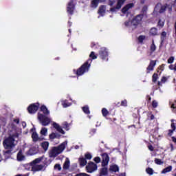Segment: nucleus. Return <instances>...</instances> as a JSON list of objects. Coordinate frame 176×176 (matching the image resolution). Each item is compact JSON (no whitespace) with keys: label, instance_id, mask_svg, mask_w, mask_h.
<instances>
[{"label":"nucleus","instance_id":"1a4fd4ad","mask_svg":"<svg viewBox=\"0 0 176 176\" xmlns=\"http://www.w3.org/2000/svg\"><path fill=\"white\" fill-rule=\"evenodd\" d=\"M126 0H118L116 7L110 8V12H116V9L119 10L122 8V6L124 5Z\"/></svg>","mask_w":176,"mask_h":176},{"label":"nucleus","instance_id":"ddd939ff","mask_svg":"<svg viewBox=\"0 0 176 176\" xmlns=\"http://www.w3.org/2000/svg\"><path fill=\"white\" fill-rule=\"evenodd\" d=\"M132 8H134V3H128L122 8L121 12L123 14H126V13H127L130 9H132Z\"/></svg>","mask_w":176,"mask_h":176},{"label":"nucleus","instance_id":"2f4dec72","mask_svg":"<svg viewBox=\"0 0 176 176\" xmlns=\"http://www.w3.org/2000/svg\"><path fill=\"white\" fill-rule=\"evenodd\" d=\"M157 27L160 28V30H162V28L164 27V21H162V19H159L157 23Z\"/></svg>","mask_w":176,"mask_h":176},{"label":"nucleus","instance_id":"f704fd0d","mask_svg":"<svg viewBox=\"0 0 176 176\" xmlns=\"http://www.w3.org/2000/svg\"><path fill=\"white\" fill-rule=\"evenodd\" d=\"M69 168V160H66L63 164V170H68Z\"/></svg>","mask_w":176,"mask_h":176},{"label":"nucleus","instance_id":"5fc2aeb1","mask_svg":"<svg viewBox=\"0 0 176 176\" xmlns=\"http://www.w3.org/2000/svg\"><path fill=\"white\" fill-rule=\"evenodd\" d=\"M57 131H58V133H60V134H65V131L63 130V128H61V126L57 130Z\"/></svg>","mask_w":176,"mask_h":176},{"label":"nucleus","instance_id":"09e8293b","mask_svg":"<svg viewBox=\"0 0 176 176\" xmlns=\"http://www.w3.org/2000/svg\"><path fill=\"white\" fill-rule=\"evenodd\" d=\"M40 111H41V112H45V111H47V107H46L45 104H43L40 108Z\"/></svg>","mask_w":176,"mask_h":176},{"label":"nucleus","instance_id":"f257e3e1","mask_svg":"<svg viewBox=\"0 0 176 176\" xmlns=\"http://www.w3.org/2000/svg\"><path fill=\"white\" fill-rule=\"evenodd\" d=\"M97 58V55H96V53L94 52H91L89 54V58L77 70L74 69V74L77 76H82V75H84L86 74V72H89L90 70V67H91V63L93 62V60H96Z\"/></svg>","mask_w":176,"mask_h":176},{"label":"nucleus","instance_id":"a878e982","mask_svg":"<svg viewBox=\"0 0 176 176\" xmlns=\"http://www.w3.org/2000/svg\"><path fill=\"white\" fill-rule=\"evenodd\" d=\"M172 170H173V166H169L162 170V174H167V173H170Z\"/></svg>","mask_w":176,"mask_h":176},{"label":"nucleus","instance_id":"69168bd1","mask_svg":"<svg viewBox=\"0 0 176 176\" xmlns=\"http://www.w3.org/2000/svg\"><path fill=\"white\" fill-rule=\"evenodd\" d=\"M97 131L96 129H92L90 131L91 134H96V132Z\"/></svg>","mask_w":176,"mask_h":176},{"label":"nucleus","instance_id":"4468645a","mask_svg":"<svg viewBox=\"0 0 176 176\" xmlns=\"http://www.w3.org/2000/svg\"><path fill=\"white\" fill-rule=\"evenodd\" d=\"M157 62V60H152L150 61V63L146 68V71H147L146 74H149V72H151V71H153Z\"/></svg>","mask_w":176,"mask_h":176},{"label":"nucleus","instance_id":"6e6d98bb","mask_svg":"<svg viewBox=\"0 0 176 176\" xmlns=\"http://www.w3.org/2000/svg\"><path fill=\"white\" fill-rule=\"evenodd\" d=\"M148 148L149 151H151V152H153V151H155V148H153V146H152V144H149L148 146Z\"/></svg>","mask_w":176,"mask_h":176},{"label":"nucleus","instance_id":"4d7b16f0","mask_svg":"<svg viewBox=\"0 0 176 176\" xmlns=\"http://www.w3.org/2000/svg\"><path fill=\"white\" fill-rule=\"evenodd\" d=\"M170 127H171L172 130L175 131V129H176L175 123L172 122L171 124H170Z\"/></svg>","mask_w":176,"mask_h":176},{"label":"nucleus","instance_id":"393cba45","mask_svg":"<svg viewBox=\"0 0 176 176\" xmlns=\"http://www.w3.org/2000/svg\"><path fill=\"white\" fill-rule=\"evenodd\" d=\"M41 148L46 151L49 149V142H43L41 143Z\"/></svg>","mask_w":176,"mask_h":176},{"label":"nucleus","instance_id":"2eb2a0df","mask_svg":"<svg viewBox=\"0 0 176 176\" xmlns=\"http://www.w3.org/2000/svg\"><path fill=\"white\" fill-rule=\"evenodd\" d=\"M105 1L107 0H92L91 2V8L96 9L98 6V3H102V2H105Z\"/></svg>","mask_w":176,"mask_h":176},{"label":"nucleus","instance_id":"dca6fc26","mask_svg":"<svg viewBox=\"0 0 176 176\" xmlns=\"http://www.w3.org/2000/svg\"><path fill=\"white\" fill-rule=\"evenodd\" d=\"M105 10H107V7L104 5H102L99 7L98 13L100 16L104 17L105 16Z\"/></svg>","mask_w":176,"mask_h":176},{"label":"nucleus","instance_id":"13d9d810","mask_svg":"<svg viewBox=\"0 0 176 176\" xmlns=\"http://www.w3.org/2000/svg\"><path fill=\"white\" fill-rule=\"evenodd\" d=\"M173 133H174L173 129H169V130H168V135L169 137H171V135H173Z\"/></svg>","mask_w":176,"mask_h":176},{"label":"nucleus","instance_id":"473e14b6","mask_svg":"<svg viewBox=\"0 0 176 176\" xmlns=\"http://www.w3.org/2000/svg\"><path fill=\"white\" fill-rule=\"evenodd\" d=\"M102 115L104 117L107 118V116L109 115V111L106 108H103L102 109Z\"/></svg>","mask_w":176,"mask_h":176},{"label":"nucleus","instance_id":"7c9ffc66","mask_svg":"<svg viewBox=\"0 0 176 176\" xmlns=\"http://www.w3.org/2000/svg\"><path fill=\"white\" fill-rule=\"evenodd\" d=\"M82 111L84 113H86V115H89L90 110L89 109V106L86 105L82 107Z\"/></svg>","mask_w":176,"mask_h":176},{"label":"nucleus","instance_id":"49530a36","mask_svg":"<svg viewBox=\"0 0 176 176\" xmlns=\"http://www.w3.org/2000/svg\"><path fill=\"white\" fill-rule=\"evenodd\" d=\"M157 105H158L157 101L153 100V102H152L153 108H157Z\"/></svg>","mask_w":176,"mask_h":176},{"label":"nucleus","instance_id":"a18cd8bd","mask_svg":"<svg viewBox=\"0 0 176 176\" xmlns=\"http://www.w3.org/2000/svg\"><path fill=\"white\" fill-rule=\"evenodd\" d=\"M9 137H10L11 138H13V140H14V138H19V133H15L12 135H10Z\"/></svg>","mask_w":176,"mask_h":176},{"label":"nucleus","instance_id":"c756f323","mask_svg":"<svg viewBox=\"0 0 176 176\" xmlns=\"http://www.w3.org/2000/svg\"><path fill=\"white\" fill-rule=\"evenodd\" d=\"M41 162H42V157L36 158L34 160H33L31 162V164H32V166L36 165V164H38V163H41Z\"/></svg>","mask_w":176,"mask_h":176},{"label":"nucleus","instance_id":"680f3d73","mask_svg":"<svg viewBox=\"0 0 176 176\" xmlns=\"http://www.w3.org/2000/svg\"><path fill=\"white\" fill-rule=\"evenodd\" d=\"M68 127H69V125L67 122H65V124H63V129L68 130Z\"/></svg>","mask_w":176,"mask_h":176},{"label":"nucleus","instance_id":"37998d69","mask_svg":"<svg viewBox=\"0 0 176 176\" xmlns=\"http://www.w3.org/2000/svg\"><path fill=\"white\" fill-rule=\"evenodd\" d=\"M12 151H13V148L8 149L7 151H5L4 155H12Z\"/></svg>","mask_w":176,"mask_h":176},{"label":"nucleus","instance_id":"b1692460","mask_svg":"<svg viewBox=\"0 0 176 176\" xmlns=\"http://www.w3.org/2000/svg\"><path fill=\"white\" fill-rule=\"evenodd\" d=\"M32 138L34 142L39 141V135L36 132H33L32 134Z\"/></svg>","mask_w":176,"mask_h":176},{"label":"nucleus","instance_id":"c03bdc74","mask_svg":"<svg viewBox=\"0 0 176 176\" xmlns=\"http://www.w3.org/2000/svg\"><path fill=\"white\" fill-rule=\"evenodd\" d=\"M56 133H52L51 134H50L49 138L50 140H54L56 138Z\"/></svg>","mask_w":176,"mask_h":176},{"label":"nucleus","instance_id":"de8ad7c7","mask_svg":"<svg viewBox=\"0 0 176 176\" xmlns=\"http://www.w3.org/2000/svg\"><path fill=\"white\" fill-rule=\"evenodd\" d=\"M53 127H54V129H56V130H58L61 126H60V125L58 124H57L56 122H54L53 123Z\"/></svg>","mask_w":176,"mask_h":176},{"label":"nucleus","instance_id":"c9c22d12","mask_svg":"<svg viewBox=\"0 0 176 176\" xmlns=\"http://www.w3.org/2000/svg\"><path fill=\"white\" fill-rule=\"evenodd\" d=\"M146 173H147L148 175H153V169L152 168L148 167L146 168Z\"/></svg>","mask_w":176,"mask_h":176},{"label":"nucleus","instance_id":"ea45409f","mask_svg":"<svg viewBox=\"0 0 176 176\" xmlns=\"http://www.w3.org/2000/svg\"><path fill=\"white\" fill-rule=\"evenodd\" d=\"M144 39H145V36H144V35H140L138 37V41H139L140 43H142V42H144Z\"/></svg>","mask_w":176,"mask_h":176},{"label":"nucleus","instance_id":"5701e85b","mask_svg":"<svg viewBox=\"0 0 176 176\" xmlns=\"http://www.w3.org/2000/svg\"><path fill=\"white\" fill-rule=\"evenodd\" d=\"M150 35L152 36H156V35H159L157 33V28H151L150 30Z\"/></svg>","mask_w":176,"mask_h":176},{"label":"nucleus","instance_id":"c85d7f7f","mask_svg":"<svg viewBox=\"0 0 176 176\" xmlns=\"http://www.w3.org/2000/svg\"><path fill=\"white\" fill-rule=\"evenodd\" d=\"M36 150L35 148H30L29 151H28V155L30 156H33V155H36Z\"/></svg>","mask_w":176,"mask_h":176},{"label":"nucleus","instance_id":"9b49d317","mask_svg":"<svg viewBox=\"0 0 176 176\" xmlns=\"http://www.w3.org/2000/svg\"><path fill=\"white\" fill-rule=\"evenodd\" d=\"M74 10H75V5H74V0H71L67 5V12L69 14H74Z\"/></svg>","mask_w":176,"mask_h":176},{"label":"nucleus","instance_id":"3c124183","mask_svg":"<svg viewBox=\"0 0 176 176\" xmlns=\"http://www.w3.org/2000/svg\"><path fill=\"white\" fill-rule=\"evenodd\" d=\"M164 67H166V64H162L158 67L157 69L160 71H164Z\"/></svg>","mask_w":176,"mask_h":176},{"label":"nucleus","instance_id":"a211bd4d","mask_svg":"<svg viewBox=\"0 0 176 176\" xmlns=\"http://www.w3.org/2000/svg\"><path fill=\"white\" fill-rule=\"evenodd\" d=\"M166 38H167V32L164 31L161 33V36H160L161 45H163V43H164Z\"/></svg>","mask_w":176,"mask_h":176},{"label":"nucleus","instance_id":"f03ea898","mask_svg":"<svg viewBox=\"0 0 176 176\" xmlns=\"http://www.w3.org/2000/svg\"><path fill=\"white\" fill-rule=\"evenodd\" d=\"M146 12H148V7L146 6H144L142 9V14H138L131 20V25H133L134 28H137V27H138V25L141 24L142 19H144V14H145Z\"/></svg>","mask_w":176,"mask_h":176},{"label":"nucleus","instance_id":"6ab92c4d","mask_svg":"<svg viewBox=\"0 0 176 176\" xmlns=\"http://www.w3.org/2000/svg\"><path fill=\"white\" fill-rule=\"evenodd\" d=\"M79 164L80 167H85L86 164H87V161L85 160V158L80 157L78 159Z\"/></svg>","mask_w":176,"mask_h":176},{"label":"nucleus","instance_id":"4c0bfd02","mask_svg":"<svg viewBox=\"0 0 176 176\" xmlns=\"http://www.w3.org/2000/svg\"><path fill=\"white\" fill-rule=\"evenodd\" d=\"M154 162H155V164H158L159 166H160L161 164H163V161H162L159 158H155Z\"/></svg>","mask_w":176,"mask_h":176},{"label":"nucleus","instance_id":"603ef678","mask_svg":"<svg viewBox=\"0 0 176 176\" xmlns=\"http://www.w3.org/2000/svg\"><path fill=\"white\" fill-rule=\"evenodd\" d=\"M167 82V77L166 76H163L162 78H161V82L162 83H165Z\"/></svg>","mask_w":176,"mask_h":176},{"label":"nucleus","instance_id":"f8f14e48","mask_svg":"<svg viewBox=\"0 0 176 176\" xmlns=\"http://www.w3.org/2000/svg\"><path fill=\"white\" fill-rule=\"evenodd\" d=\"M102 167H105V166H108V163L109 162V155L108 153H104L102 154Z\"/></svg>","mask_w":176,"mask_h":176},{"label":"nucleus","instance_id":"79ce46f5","mask_svg":"<svg viewBox=\"0 0 176 176\" xmlns=\"http://www.w3.org/2000/svg\"><path fill=\"white\" fill-rule=\"evenodd\" d=\"M55 170H58V171H61V165L59 164H56L54 165Z\"/></svg>","mask_w":176,"mask_h":176},{"label":"nucleus","instance_id":"052dcab7","mask_svg":"<svg viewBox=\"0 0 176 176\" xmlns=\"http://www.w3.org/2000/svg\"><path fill=\"white\" fill-rule=\"evenodd\" d=\"M169 69H170V71H175V65H169Z\"/></svg>","mask_w":176,"mask_h":176},{"label":"nucleus","instance_id":"bf43d9fd","mask_svg":"<svg viewBox=\"0 0 176 176\" xmlns=\"http://www.w3.org/2000/svg\"><path fill=\"white\" fill-rule=\"evenodd\" d=\"M151 100H152V98L151 97V96L147 95L146 96V101H147V102H148V103L151 102Z\"/></svg>","mask_w":176,"mask_h":176},{"label":"nucleus","instance_id":"e2e57ef3","mask_svg":"<svg viewBox=\"0 0 176 176\" xmlns=\"http://www.w3.org/2000/svg\"><path fill=\"white\" fill-rule=\"evenodd\" d=\"M43 113H44V115L45 116H47V115H50V111H49V110L47 109V110H45L44 111H43Z\"/></svg>","mask_w":176,"mask_h":176},{"label":"nucleus","instance_id":"4be33fe9","mask_svg":"<svg viewBox=\"0 0 176 176\" xmlns=\"http://www.w3.org/2000/svg\"><path fill=\"white\" fill-rule=\"evenodd\" d=\"M24 155H23V151L20 150L18 153H17V160H19V162H21L23 160H24Z\"/></svg>","mask_w":176,"mask_h":176},{"label":"nucleus","instance_id":"864d4df0","mask_svg":"<svg viewBox=\"0 0 176 176\" xmlns=\"http://www.w3.org/2000/svg\"><path fill=\"white\" fill-rule=\"evenodd\" d=\"M131 24V21L130 22V21H126L124 22V25L125 27H130V25Z\"/></svg>","mask_w":176,"mask_h":176},{"label":"nucleus","instance_id":"8fccbe9b","mask_svg":"<svg viewBox=\"0 0 176 176\" xmlns=\"http://www.w3.org/2000/svg\"><path fill=\"white\" fill-rule=\"evenodd\" d=\"M94 161L96 162V163H100L101 162V158H100V157H96L94 158Z\"/></svg>","mask_w":176,"mask_h":176},{"label":"nucleus","instance_id":"bb28decb","mask_svg":"<svg viewBox=\"0 0 176 176\" xmlns=\"http://www.w3.org/2000/svg\"><path fill=\"white\" fill-rule=\"evenodd\" d=\"M100 175H108V168H102L100 172Z\"/></svg>","mask_w":176,"mask_h":176},{"label":"nucleus","instance_id":"412c9836","mask_svg":"<svg viewBox=\"0 0 176 176\" xmlns=\"http://www.w3.org/2000/svg\"><path fill=\"white\" fill-rule=\"evenodd\" d=\"M109 171H112V173H118L119 171V166L116 164L110 166Z\"/></svg>","mask_w":176,"mask_h":176},{"label":"nucleus","instance_id":"0e129e2a","mask_svg":"<svg viewBox=\"0 0 176 176\" xmlns=\"http://www.w3.org/2000/svg\"><path fill=\"white\" fill-rule=\"evenodd\" d=\"M170 108H173V109H176V100H175V103L171 104Z\"/></svg>","mask_w":176,"mask_h":176},{"label":"nucleus","instance_id":"cd10ccee","mask_svg":"<svg viewBox=\"0 0 176 176\" xmlns=\"http://www.w3.org/2000/svg\"><path fill=\"white\" fill-rule=\"evenodd\" d=\"M40 134L46 137V135H47V128L43 127L40 131Z\"/></svg>","mask_w":176,"mask_h":176},{"label":"nucleus","instance_id":"20e7f679","mask_svg":"<svg viewBox=\"0 0 176 176\" xmlns=\"http://www.w3.org/2000/svg\"><path fill=\"white\" fill-rule=\"evenodd\" d=\"M3 145L5 149H13L14 148V140L13 138L8 137L3 142Z\"/></svg>","mask_w":176,"mask_h":176},{"label":"nucleus","instance_id":"9d476101","mask_svg":"<svg viewBox=\"0 0 176 176\" xmlns=\"http://www.w3.org/2000/svg\"><path fill=\"white\" fill-rule=\"evenodd\" d=\"M167 6H168V4H165V5L162 6V3H157L155 7V9H157V10L160 9L159 13H160V14H162L164 13V12H166V10H167Z\"/></svg>","mask_w":176,"mask_h":176},{"label":"nucleus","instance_id":"6e6552de","mask_svg":"<svg viewBox=\"0 0 176 176\" xmlns=\"http://www.w3.org/2000/svg\"><path fill=\"white\" fill-rule=\"evenodd\" d=\"M39 102L33 103L28 107L29 113H36L38 109H39Z\"/></svg>","mask_w":176,"mask_h":176},{"label":"nucleus","instance_id":"f3484780","mask_svg":"<svg viewBox=\"0 0 176 176\" xmlns=\"http://www.w3.org/2000/svg\"><path fill=\"white\" fill-rule=\"evenodd\" d=\"M32 171H34V172H36V171H41V170H43V167L44 166L41 164V165H38V164H36V165H32Z\"/></svg>","mask_w":176,"mask_h":176},{"label":"nucleus","instance_id":"a19ab883","mask_svg":"<svg viewBox=\"0 0 176 176\" xmlns=\"http://www.w3.org/2000/svg\"><path fill=\"white\" fill-rule=\"evenodd\" d=\"M174 56H170L168 60H167V63L168 64H173V63H174Z\"/></svg>","mask_w":176,"mask_h":176},{"label":"nucleus","instance_id":"aec40b11","mask_svg":"<svg viewBox=\"0 0 176 176\" xmlns=\"http://www.w3.org/2000/svg\"><path fill=\"white\" fill-rule=\"evenodd\" d=\"M156 50V45H155V40H152V44L150 46V56Z\"/></svg>","mask_w":176,"mask_h":176},{"label":"nucleus","instance_id":"72a5a7b5","mask_svg":"<svg viewBox=\"0 0 176 176\" xmlns=\"http://www.w3.org/2000/svg\"><path fill=\"white\" fill-rule=\"evenodd\" d=\"M157 79H159V75H157L156 73H154L152 76V82L155 83V82H157Z\"/></svg>","mask_w":176,"mask_h":176},{"label":"nucleus","instance_id":"e433bc0d","mask_svg":"<svg viewBox=\"0 0 176 176\" xmlns=\"http://www.w3.org/2000/svg\"><path fill=\"white\" fill-rule=\"evenodd\" d=\"M85 160H91V158L93 157V156L90 153H87L85 155Z\"/></svg>","mask_w":176,"mask_h":176},{"label":"nucleus","instance_id":"774afa93","mask_svg":"<svg viewBox=\"0 0 176 176\" xmlns=\"http://www.w3.org/2000/svg\"><path fill=\"white\" fill-rule=\"evenodd\" d=\"M174 34H175V39L176 41V22H175V32H174Z\"/></svg>","mask_w":176,"mask_h":176},{"label":"nucleus","instance_id":"58836bf2","mask_svg":"<svg viewBox=\"0 0 176 176\" xmlns=\"http://www.w3.org/2000/svg\"><path fill=\"white\" fill-rule=\"evenodd\" d=\"M120 107H127V100L124 99V100L121 101Z\"/></svg>","mask_w":176,"mask_h":176},{"label":"nucleus","instance_id":"423d86ee","mask_svg":"<svg viewBox=\"0 0 176 176\" xmlns=\"http://www.w3.org/2000/svg\"><path fill=\"white\" fill-rule=\"evenodd\" d=\"M108 49L105 47L100 48L99 51V57L101 58V60L108 61Z\"/></svg>","mask_w":176,"mask_h":176},{"label":"nucleus","instance_id":"7ed1b4c3","mask_svg":"<svg viewBox=\"0 0 176 176\" xmlns=\"http://www.w3.org/2000/svg\"><path fill=\"white\" fill-rule=\"evenodd\" d=\"M64 149H65V142H63L58 146H54L49 152V156L50 157H57L60 153H63Z\"/></svg>","mask_w":176,"mask_h":176},{"label":"nucleus","instance_id":"39448f33","mask_svg":"<svg viewBox=\"0 0 176 176\" xmlns=\"http://www.w3.org/2000/svg\"><path fill=\"white\" fill-rule=\"evenodd\" d=\"M38 119L41 123L42 126H49V124H50V118L43 114H38Z\"/></svg>","mask_w":176,"mask_h":176},{"label":"nucleus","instance_id":"0eeeda50","mask_svg":"<svg viewBox=\"0 0 176 176\" xmlns=\"http://www.w3.org/2000/svg\"><path fill=\"white\" fill-rule=\"evenodd\" d=\"M97 168V165L93 162H89L86 166L87 172L89 173L90 174H91V173H94V171H96Z\"/></svg>","mask_w":176,"mask_h":176},{"label":"nucleus","instance_id":"338daca9","mask_svg":"<svg viewBox=\"0 0 176 176\" xmlns=\"http://www.w3.org/2000/svg\"><path fill=\"white\" fill-rule=\"evenodd\" d=\"M115 3V1H112V0H110L109 1V5L110 6H113V4Z\"/></svg>","mask_w":176,"mask_h":176}]
</instances>
